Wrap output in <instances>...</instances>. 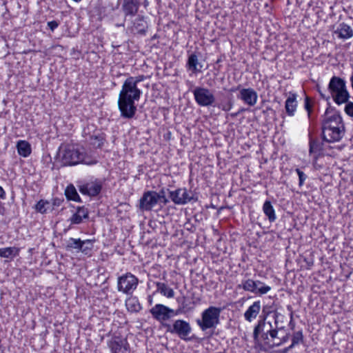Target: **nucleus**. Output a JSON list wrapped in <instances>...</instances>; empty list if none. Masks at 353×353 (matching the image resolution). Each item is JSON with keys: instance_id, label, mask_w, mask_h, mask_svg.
I'll return each mask as SVG.
<instances>
[{"instance_id": "nucleus-1", "label": "nucleus", "mask_w": 353, "mask_h": 353, "mask_svg": "<svg viewBox=\"0 0 353 353\" xmlns=\"http://www.w3.org/2000/svg\"><path fill=\"white\" fill-rule=\"evenodd\" d=\"M145 79L144 75L129 77L123 82L119 94L118 107L121 116L125 119H132L137 112L135 101L140 99L142 94L138 88V83Z\"/></svg>"}, {"instance_id": "nucleus-2", "label": "nucleus", "mask_w": 353, "mask_h": 353, "mask_svg": "<svg viewBox=\"0 0 353 353\" xmlns=\"http://www.w3.org/2000/svg\"><path fill=\"white\" fill-rule=\"evenodd\" d=\"M345 134V127L339 113L327 108L322 121V137L328 143L339 141Z\"/></svg>"}, {"instance_id": "nucleus-3", "label": "nucleus", "mask_w": 353, "mask_h": 353, "mask_svg": "<svg viewBox=\"0 0 353 353\" xmlns=\"http://www.w3.org/2000/svg\"><path fill=\"white\" fill-rule=\"evenodd\" d=\"M61 163L63 165H75L79 163L92 165L96 163V161L91 160L83 148L72 144L65 147L61 155Z\"/></svg>"}, {"instance_id": "nucleus-4", "label": "nucleus", "mask_w": 353, "mask_h": 353, "mask_svg": "<svg viewBox=\"0 0 353 353\" xmlns=\"http://www.w3.org/2000/svg\"><path fill=\"white\" fill-rule=\"evenodd\" d=\"M327 89L330 94V97L338 105L347 103L350 99L346 82L341 77L333 76L329 82Z\"/></svg>"}, {"instance_id": "nucleus-5", "label": "nucleus", "mask_w": 353, "mask_h": 353, "mask_svg": "<svg viewBox=\"0 0 353 353\" xmlns=\"http://www.w3.org/2000/svg\"><path fill=\"white\" fill-rule=\"evenodd\" d=\"M163 325L167 332L177 336L184 341H190L194 339L193 336H190L192 332V327L190 323L185 320L177 319L174 321L172 324L164 323Z\"/></svg>"}, {"instance_id": "nucleus-6", "label": "nucleus", "mask_w": 353, "mask_h": 353, "mask_svg": "<svg viewBox=\"0 0 353 353\" xmlns=\"http://www.w3.org/2000/svg\"><path fill=\"white\" fill-rule=\"evenodd\" d=\"M221 312L220 307H209L201 314V319H197L196 323L202 331L216 328L219 323V316Z\"/></svg>"}, {"instance_id": "nucleus-7", "label": "nucleus", "mask_w": 353, "mask_h": 353, "mask_svg": "<svg viewBox=\"0 0 353 353\" xmlns=\"http://www.w3.org/2000/svg\"><path fill=\"white\" fill-rule=\"evenodd\" d=\"M139 280L134 274L128 272L118 278L117 289L125 294H132L137 289Z\"/></svg>"}, {"instance_id": "nucleus-8", "label": "nucleus", "mask_w": 353, "mask_h": 353, "mask_svg": "<svg viewBox=\"0 0 353 353\" xmlns=\"http://www.w3.org/2000/svg\"><path fill=\"white\" fill-rule=\"evenodd\" d=\"M169 197L174 204L181 205L197 201V197H194V194L185 188H179L172 191L169 190Z\"/></svg>"}, {"instance_id": "nucleus-9", "label": "nucleus", "mask_w": 353, "mask_h": 353, "mask_svg": "<svg viewBox=\"0 0 353 353\" xmlns=\"http://www.w3.org/2000/svg\"><path fill=\"white\" fill-rule=\"evenodd\" d=\"M239 289H243L245 291L250 292L254 294H267L271 288L265 285L260 281H254L251 279L243 280L241 283L238 285Z\"/></svg>"}, {"instance_id": "nucleus-10", "label": "nucleus", "mask_w": 353, "mask_h": 353, "mask_svg": "<svg viewBox=\"0 0 353 353\" xmlns=\"http://www.w3.org/2000/svg\"><path fill=\"white\" fill-rule=\"evenodd\" d=\"M193 94L196 103L200 106H212L215 102V97L208 88L196 87L193 90Z\"/></svg>"}, {"instance_id": "nucleus-11", "label": "nucleus", "mask_w": 353, "mask_h": 353, "mask_svg": "<svg viewBox=\"0 0 353 353\" xmlns=\"http://www.w3.org/2000/svg\"><path fill=\"white\" fill-rule=\"evenodd\" d=\"M273 327V325L270 321H266V316H260L257 324L255 325L253 331V338L254 341L258 340L259 336L261 335L263 341L268 340V333Z\"/></svg>"}, {"instance_id": "nucleus-12", "label": "nucleus", "mask_w": 353, "mask_h": 353, "mask_svg": "<svg viewBox=\"0 0 353 353\" xmlns=\"http://www.w3.org/2000/svg\"><path fill=\"white\" fill-rule=\"evenodd\" d=\"M159 201V197L156 191L145 192L139 200V208L142 211H151Z\"/></svg>"}, {"instance_id": "nucleus-13", "label": "nucleus", "mask_w": 353, "mask_h": 353, "mask_svg": "<svg viewBox=\"0 0 353 353\" xmlns=\"http://www.w3.org/2000/svg\"><path fill=\"white\" fill-rule=\"evenodd\" d=\"M79 192L85 195L95 196L98 195L102 188V183L99 180L89 181L78 185Z\"/></svg>"}, {"instance_id": "nucleus-14", "label": "nucleus", "mask_w": 353, "mask_h": 353, "mask_svg": "<svg viewBox=\"0 0 353 353\" xmlns=\"http://www.w3.org/2000/svg\"><path fill=\"white\" fill-rule=\"evenodd\" d=\"M238 98L242 100L245 104L254 106L258 99L256 92L252 88H242L240 90Z\"/></svg>"}, {"instance_id": "nucleus-15", "label": "nucleus", "mask_w": 353, "mask_h": 353, "mask_svg": "<svg viewBox=\"0 0 353 353\" xmlns=\"http://www.w3.org/2000/svg\"><path fill=\"white\" fill-rule=\"evenodd\" d=\"M129 345L125 339L115 337L110 344L112 353H129Z\"/></svg>"}, {"instance_id": "nucleus-16", "label": "nucleus", "mask_w": 353, "mask_h": 353, "mask_svg": "<svg viewBox=\"0 0 353 353\" xmlns=\"http://www.w3.org/2000/svg\"><path fill=\"white\" fill-rule=\"evenodd\" d=\"M334 33L337 35L338 38L346 40L353 37V28L351 26L342 22L339 23Z\"/></svg>"}, {"instance_id": "nucleus-17", "label": "nucleus", "mask_w": 353, "mask_h": 353, "mask_svg": "<svg viewBox=\"0 0 353 353\" xmlns=\"http://www.w3.org/2000/svg\"><path fill=\"white\" fill-rule=\"evenodd\" d=\"M167 306L163 304H156L150 310L152 317L158 321H164L169 319V315L167 314Z\"/></svg>"}, {"instance_id": "nucleus-18", "label": "nucleus", "mask_w": 353, "mask_h": 353, "mask_svg": "<svg viewBox=\"0 0 353 353\" xmlns=\"http://www.w3.org/2000/svg\"><path fill=\"white\" fill-rule=\"evenodd\" d=\"M139 2L137 0H123L122 10L125 17L135 16L139 8Z\"/></svg>"}, {"instance_id": "nucleus-19", "label": "nucleus", "mask_w": 353, "mask_h": 353, "mask_svg": "<svg viewBox=\"0 0 353 353\" xmlns=\"http://www.w3.org/2000/svg\"><path fill=\"white\" fill-rule=\"evenodd\" d=\"M323 145V143L318 139H313L311 137H310L309 153L310 154H314V159L315 161H316L322 154Z\"/></svg>"}, {"instance_id": "nucleus-20", "label": "nucleus", "mask_w": 353, "mask_h": 353, "mask_svg": "<svg viewBox=\"0 0 353 353\" xmlns=\"http://www.w3.org/2000/svg\"><path fill=\"white\" fill-rule=\"evenodd\" d=\"M261 310V302L254 301L244 313V318L248 322H252L256 318Z\"/></svg>"}, {"instance_id": "nucleus-21", "label": "nucleus", "mask_w": 353, "mask_h": 353, "mask_svg": "<svg viewBox=\"0 0 353 353\" xmlns=\"http://www.w3.org/2000/svg\"><path fill=\"white\" fill-rule=\"evenodd\" d=\"M88 219V210L84 206L78 207L77 211L70 218L71 224H80L83 219Z\"/></svg>"}, {"instance_id": "nucleus-22", "label": "nucleus", "mask_w": 353, "mask_h": 353, "mask_svg": "<svg viewBox=\"0 0 353 353\" xmlns=\"http://www.w3.org/2000/svg\"><path fill=\"white\" fill-rule=\"evenodd\" d=\"M186 67L192 73L196 74L201 72L203 65L199 63L197 55L193 53L188 57Z\"/></svg>"}, {"instance_id": "nucleus-23", "label": "nucleus", "mask_w": 353, "mask_h": 353, "mask_svg": "<svg viewBox=\"0 0 353 353\" xmlns=\"http://www.w3.org/2000/svg\"><path fill=\"white\" fill-rule=\"evenodd\" d=\"M296 94L294 93H290L289 97L285 101V108L286 113L289 116H294L297 107Z\"/></svg>"}, {"instance_id": "nucleus-24", "label": "nucleus", "mask_w": 353, "mask_h": 353, "mask_svg": "<svg viewBox=\"0 0 353 353\" xmlns=\"http://www.w3.org/2000/svg\"><path fill=\"white\" fill-rule=\"evenodd\" d=\"M148 28L147 22L145 21L143 16H138L137 18L133 21L132 29L137 33L140 34H145Z\"/></svg>"}, {"instance_id": "nucleus-25", "label": "nucleus", "mask_w": 353, "mask_h": 353, "mask_svg": "<svg viewBox=\"0 0 353 353\" xmlns=\"http://www.w3.org/2000/svg\"><path fill=\"white\" fill-rule=\"evenodd\" d=\"M105 140V134L99 130L94 132L93 134L90 137V142L92 145L95 148H101Z\"/></svg>"}, {"instance_id": "nucleus-26", "label": "nucleus", "mask_w": 353, "mask_h": 353, "mask_svg": "<svg viewBox=\"0 0 353 353\" xmlns=\"http://www.w3.org/2000/svg\"><path fill=\"white\" fill-rule=\"evenodd\" d=\"M19 154L23 157H28L32 152L30 144L26 141H19L17 144Z\"/></svg>"}, {"instance_id": "nucleus-27", "label": "nucleus", "mask_w": 353, "mask_h": 353, "mask_svg": "<svg viewBox=\"0 0 353 353\" xmlns=\"http://www.w3.org/2000/svg\"><path fill=\"white\" fill-rule=\"evenodd\" d=\"M263 211L270 222H274L276 219L274 209L270 201H265L263 205Z\"/></svg>"}, {"instance_id": "nucleus-28", "label": "nucleus", "mask_w": 353, "mask_h": 353, "mask_svg": "<svg viewBox=\"0 0 353 353\" xmlns=\"http://www.w3.org/2000/svg\"><path fill=\"white\" fill-rule=\"evenodd\" d=\"M65 195L68 200L81 202V198L78 194L75 187L72 184L68 185L65 188Z\"/></svg>"}, {"instance_id": "nucleus-29", "label": "nucleus", "mask_w": 353, "mask_h": 353, "mask_svg": "<svg viewBox=\"0 0 353 353\" xmlns=\"http://www.w3.org/2000/svg\"><path fill=\"white\" fill-rule=\"evenodd\" d=\"M157 291L168 298H172L174 296V290L169 288L165 283L157 282Z\"/></svg>"}, {"instance_id": "nucleus-30", "label": "nucleus", "mask_w": 353, "mask_h": 353, "mask_svg": "<svg viewBox=\"0 0 353 353\" xmlns=\"http://www.w3.org/2000/svg\"><path fill=\"white\" fill-rule=\"evenodd\" d=\"M19 249L16 247L0 248V256L3 258L14 257L19 254Z\"/></svg>"}, {"instance_id": "nucleus-31", "label": "nucleus", "mask_w": 353, "mask_h": 353, "mask_svg": "<svg viewBox=\"0 0 353 353\" xmlns=\"http://www.w3.org/2000/svg\"><path fill=\"white\" fill-rule=\"evenodd\" d=\"M176 301L179 304V310H181V313H183L192 309V307L189 306V303H187V299L185 296H183L181 297H178Z\"/></svg>"}, {"instance_id": "nucleus-32", "label": "nucleus", "mask_w": 353, "mask_h": 353, "mask_svg": "<svg viewBox=\"0 0 353 353\" xmlns=\"http://www.w3.org/2000/svg\"><path fill=\"white\" fill-rule=\"evenodd\" d=\"M93 248V242L92 240L82 241L80 250L81 252L88 254Z\"/></svg>"}, {"instance_id": "nucleus-33", "label": "nucleus", "mask_w": 353, "mask_h": 353, "mask_svg": "<svg viewBox=\"0 0 353 353\" xmlns=\"http://www.w3.org/2000/svg\"><path fill=\"white\" fill-rule=\"evenodd\" d=\"M128 310L131 312H139L141 307L138 301L135 299H132L126 302Z\"/></svg>"}, {"instance_id": "nucleus-34", "label": "nucleus", "mask_w": 353, "mask_h": 353, "mask_svg": "<svg viewBox=\"0 0 353 353\" xmlns=\"http://www.w3.org/2000/svg\"><path fill=\"white\" fill-rule=\"evenodd\" d=\"M82 241L80 239L70 238L67 244V249H74L80 250Z\"/></svg>"}, {"instance_id": "nucleus-35", "label": "nucleus", "mask_w": 353, "mask_h": 353, "mask_svg": "<svg viewBox=\"0 0 353 353\" xmlns=\"http://www.w3.org/2000/svg\"><path fill=\"white\" fill-rule=\"evenodd\" d=\"M48 204L49 202L41 199L39 201H38L37 203L36 204L35 209L37 212L43 214L46 212L47 209L46 208V205Z\"/></svg>"}, {"instance_id": "nucleus-36", "label": "nucleus", "mask_w": 353, "mask_h": 353, "mask_svg": "<svg viewBox=\"0 0 353 353\" xmlns=\"http://www.w3.org/2000/svg\"><path fill=\"white\" fill-rule=\"evenodd\" d=\"M303 336L302 331H298L295 333H294L292 339V345H296L299 344L301 342L303 341Z\"/></svg>"}, {"instance_id": "nucleus-37", "label": "nucleus", "mask_w": 353, "mask_h": 353, "mask_svg": "<svg viewBox=\"0 0 353 353\" xmlns=\"http://www.w3.org/2000/svg\"><path fill=\"white\" fill-rule=\"evenodd\" d=\"M296 172L299 176V185L301 187L307 179V175L299 168L296 169Z\"/></svg>"}, {"instance_id": "nucleus-38", "label": "nucleus", "mask_w": 353, "mask_h": 353, "mask_svg": "<svg viewBox=\"0 0 353 353\" xmlns=\"http://www.w3.org/2000/svg\"><path fill=\"white\" fill-rule=\"evenodd\" d=\"M345 112L350 117H353V102H350L349 100L345 103Z\"/></svg>"}, {"instance_id": "nucleus-39", "label": "nucleus", "mask_w": 353, "mask_h": 353, "mask_svg": "<svg viewBox=\"0 0 353 353\" xmlns=\"http://www.w3.org/2000/svg\"><path fill=\"white\" fill-rule=\"evenodd\" d=\"M276 317V315H275V318ZM274 325L275 326L271 329V330L270 331V332L268 333V336L270 335L271 338L272 339H274L277 336V334H278V329H277V321H276V319H275V321H274Z\"/></svg>"}, {"instance_id": "nucleus-40", "label": "nucleus", "mask_w": 353, "mask_h": 353, "mask_svg": "<svg viewBox=\"0 0 353 353\" xmlns=\"http://www.w3.org/2000/svg\"><path fill=\"white\" fill-rule=\"evenodd\" d=\"M166 312H167V314L169 315V319L174 316H176V315L182 314L181 312V310H179V308L176 310H174L168 307H167Z\"/></svg>"}, {"instance_id": "nucleus-41", "label": "nucleus", "mask_w": 353, "mask_h": 353, "mask_svg": "<svg viewBox=\"0 0 353 353\" xmlns=\"http://www.w3.org/2000/svg\"><path fill=\"white\" fill-rule=\"evenodd\" d=\"M305 108L307 112L308 117H310L312 112V105L309 97H306L305 99Z\"/></svg>"}, {"instance_id": "nucleus-42", "label": "nucleus", "mask_w": 353, "mask_h": 353, "mask_svg": "<svg viewBox=\"0 0 353 353\" xmlns=\"http://www.w3.org/2000/svg\"><path fill=\"white\" fill-rule=\"evenodd\" d=\"M48 26L52 31H54L59 26V23L57 21H48Z\"/></svg>"}, {"instance_id": "nucleus-43", "label": "nucleus", "mask_w": 353, "mask_h": 353, "mask_svg": "<svg viewBox=\"0 0 353 353\" xmlns=\"http://www.w3.org/2000/svg\"><path fill=\"white\" fill-rule=\"evenodd\" d=\"M317 90L319 92V93L320 94L321 97L326 100V101H329L330 99V94H325V93H323L321 90H320V88L319 86H317Z\"/></svg>"}, {"instance_id": "nucleus-44", "label": "nucleus", "mask_w": 353, "mask_h": 353, "mask_svg": "<svg viewBox=\"0 0 353 353\" xmlns=\"http://www.w3.org/2000/svg\"><path fill=\"white\" fill-rule=\"evenodd\" d=\"M304 261L307 265V268H310L314 265V260L312 258H305Z\"/></svg>"}, {"instance_id": "nucleus-45", "label": "nucleus", "mask_w": 353, "mask_h": 353, "mask_svg": "<svg viewBox=\"0 0 353 353\" xmlns=\"http://www.w3.org/2000/svg\"><path fill=\"white\" fill-rule=\"evenodd\" d=\"M157 195L159 197V200H161V198L165 196V192L163 189H161L159 192H157Z\"/></svg>"}, {"instance_id": "nucleus-46", "label": "nucleus", "mask_w": 353, "mask_h": 353, "mask_svg": "<svg viewBox=\"0 0 353 353\" xmlns=\"http://www.w3.org/2000/svg\"><path fill=\"white\" fill-rule=\"evenodd\" d=\"M169 203V200L166 196L161 198V200H159V203H163L164 205Z\"/></svg>"}, {"instance_id": "nucleus-47", "label": "nucleus", "mask_w": 353, "mask_h": 353, "mask_svg": "<svg viewBox=\"0 0 353 353\" xmlns=\"http://www.w3.org/2000/svg\"><path fill=\"white\" fill-rule=\"evenodd\" d=\"M232 107V103H229L227 105H224L222 107V110L223 111H228L230 110Z\"/></svg>"}, {"instance_id": "nucleus-48", "label": "nucleus", "mask_w": 353, "mask_h": 353, "mask_svg": "<svg viewBox=\"0 0 353 353\" xmlns=\"http://www.w3.org/2000/svg\"><path fill=\"white\" fill-rule=\"evenodd\" d=\"M6 197V193L2 187L0 186V198L4 199Z\"/></svg>"}, {"instance_id": "nucleus-49", "label": "nucleus", "mask_w": 353, "mask_h": 353, "mask_svg": "<svg viewBox=\"0 0 353 353\" xmlns=\"http://www.w3.org/2000/svg\"><path fill=\"white\" fill-rule=\"evenodd\" d=\"M286 341V338L284 337L283 339V340L281 341H280L279 343H273L272 345H271V347H274V346H279L280 345L281 343H283V342H285Z\"/></svg>"}, {"instance_id": "nucleus-50", "label": "nucleus", "mask_w": 353, "mask_h": 353, "mask_svg": "<svg viewBox=\"0 0 353 353\" xmlns=\"http://www.w3.org/2000/svg\"><path fill=\"white\" fill-rule=\"evenodd\" d=\"M240 85H238L237 87H234V88H232L230 90V92H236V90H239L240 91Z\"/></svg>"}, {"instance_id": "nucleus-51", "label": "nucleus", "mask_w": 353, "mask_h": 353, "mask_svg": "<svg viewBox=\"0 0 353 353\" xmlns=\"http://www.w3.org/2000/svg\"><path fill=\"white\" fill-rule=\"evenodd\" d=\"M295 345H292V343L290 346H288V347L284 349L283 353H287L289 350H290Z\"/></svg>"}, {"instance_id": "nucleus-52", "label": "nucleus", "mask_w": 353, "mask_h": 353, "mask_svg": "<svg viewBox=\"0 0 353 353\" xmlns=\"http://www.w3.org/2000/svg\"><path fill=\"white\" fill-rule=\"evenodd\" d=\"M148 303H149L150 305H152V304L153 299H152V296H150H150H148Z\"/></svg>"}, {"instance_id": "nucleus-53", "label": "nucleus", "mask_w": 353, "mask_h": 353, "mask_svg": "<svg viewBox=\"0 0 353 353\" xmlns=\"http://www.w3.org/2000/svg\"><path fill=\"white\" fill-rule=\"evenodd\" d=\"M4 210V208L1 203V202L0 201V214L2 213L3 210Z\"/></svg>"}, {"instance_id": "nucleus-54", "label": "nucleus", "mask_w": 353, "mask_h": 353, "mask_svg": "<svg viewBox=\"0 0 353 353\" xmlns=\"http://www.w3.org/2000/svg\"><path fill=\"white\" fill-rule=\"evenodd\" d=\"M54 205H59V201H58V202L57 201V200L55 199L54 201Z\"/></svg>"}, {"instance_id": "nucleus-55", "label": "nucleus", "mask_w": 353, "mask_h": 353, "mask_svg": "<svg viewBox=\"0 0 353 353\" xmlns=\"http://www.w3.org/2000/svg\"><path fill=\"white\" fill-rule=\"evenodd\" d=\"M118 26H124V23H121L120 25H117Z\"/></svg>"}, {"instance_id": "nucleus-56", "label": "nucleus", "mask_w": 353, "mask_h": 353, "mask_svg": "<svg viewBox=\"0 0 353 353\" xmlns=\"http://www.w3.org/2000/svg\"><path fill=\"white\" fill-rule=\"evenodd\" d=\"M290 316H291V319H292V316H293L292 312H291V315Z\"/></svg>"}, {"instance_id": "nucleus-57", "label": "nucleus", "mask_w": 353, "mask_h": 353, "mask_svg": "<svg viewBox=\"0 0 353 353\" xmlns=\"http://www.w3.org/2000/svg\"><path fill=\"white\" fill-rule=\"evenodd\" d=\"M290 325H293V323H292V321L290 322Z\"/></svg>"}, {"instance_id": "nucleus-58", "label": "nucleus", "mask_w": 353, "mask_h": 353, "mask_svg": "<svg viewBox=\"0 0 353 353\" xmlns=\"http://www.w3.org/2000/svg\"><path fill=\"white\" fill-rule=\"evenodd\" d=\"M290 325H293V323H292V321L290 322Z\"/></svg>"}, {"instance_id": "nucleus-59", "label": "nucleus", "mask_w": 353, "mask_h": 353, "mask_svg": "<svg viewBox=\"0 0 353 353\" xmlns=\"http://www.w3.org/2000/svg\"><path fill=\"white\" fill-rule=\"evenodd\" d=\"M288 310H290L291 309V306H288Z\"/></svg>"}]
</instances>
